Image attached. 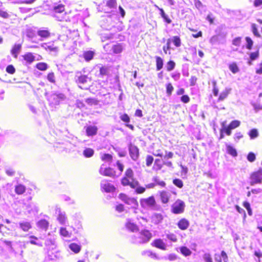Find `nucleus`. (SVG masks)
<instances>
[{
    "label": "nucleus",
    "instance_id": "7",
    "mask_svg": "<svg viewBox=\"0 0 262 262\" xmlns=\"http://www.w3.org/2000/svg\"><path fill=\"white\" fill-rule=\"evenodd\" d=\"M185 206V203L183 201L178 200L172 206V211L175 214L181 213L183 212Z\"/></svg>",
    "mask_w": 262,
    "mask_h": 262
},
{
    "label": "nucleus",
    "instance_id": "47",
    "mask_svg": "<svg viewBox=\"0 0 262 262\" xmlns=\"http://www.w3.org/2000/svg\"><path fill=\"white\" fill-rule=\"evenodd\" d=\"M125 177L128 178L131 180H135L134 179V173L131 168L127 169L125 171Z\"/></svg>",
    "mask_w": 262,
    "mask_h": 262
},
{
    "label": "nucleus",
    "instance_id": "16",
    "mask_svg": "<svg viewBox=\"0 0 262 262\" xmlns=\"http://www.w3.org/2000/svg\"><path fill=\"white\" fill-rule=\"evenodd\" d=\"M151 244L152 246L160 249L163 250L166 249V244L160 238L155 239Z\"/></svg>",
    "mask_w": 262,
    "mask_h": 262
},
{
    "label": "nucleus",
    "instance_id": "49",
    "mask_svg": "<svg viewBox=\"0 0 262 262\" xmlns=\"http://www.w3.org/2000/svg\"><path fill=\"white\" fill-rule=\"evenodd\" d=\"M175 62L170 60L167 63L166 69L168 71H172L175 67Z\"/></svg>",
    "mask_w": 262,
    "mask_h": 262
},
{
    "label": "nucleus",
    "instance_id": "42",
    "mask_svg": "<svg viewBox=\"0 0 262 262\" xmlns=\"http://www.w3.org/2000/svg\"><path fill=\"white\" fill-rule=\"evenodd\" d=\"M222 126L223 128L222 129L221 132H222L223 131H224L228 136H230L231 134L232 129L230 128L229 126H226L225 122H223L222 123Z\"/></svg>",
    "mask_w": 262,
    "mask_h": 262
},
{
    "label": "nucleus",
    "instance_id": "23",
    "mask_svg": "<svg viewBox=\"0 0 262 262\" xmlns=\"http://www.w3.org/2000/svg\"><path fill=\"white\" fill-rule=\"evenodd\" d=\"M170 196L171 193L169 192L162 191L160 192L161 200L163 203L166 204L168 203Z\"/></svg>",
    "mask_w": 262,
    "mask_h": 262
},
{
    "label": "nucleus",
    "instance_id": "5",
    "mask_svg": "<svg viewBox=\"0 0 262 262\" xmlns=\"http://www.w3.org/2000/svg\"><path fill=\"white\" fill-rule=\"evenodd\" d=\"M119 197L121 201L125 204L130 205L132 208H136L138 206V202L135 198H129L123 193H120Z\"/></svg>",
    "mask_w": 262,
    "mask_h": 262
},
{
    "label": "nucleus",
    "instance_id": "37",
    "mask_svg": "<svg viewBox=\"0 0 262 262\" xmlns=\"http://www.w3.org/2000/svg\"><path fill=\"white\" fill-rule=\"evenodd\" d=\"M94 151L93 149L87 148L83 150V154L86 158H90L94 155Z\"/></svg>",
    "mask_w": 262,
    "mask_h": 262
},
{
    "label": "nucleus",
    "instance_id": "22",
    "mask_svg": "<svg viewBox=\"0 0 262 262\" xmlns=\"http://www.w3.org/2000/svg\"><path fill=\"white\" fill-rule=\"evenodd\" d=\"M231 91V88H226L225 90L221 93L218 98V101H222L225 99L227 97L228 95L230 93Z\"/></svg>",
    "mask_w": 262,
    "mask_h": 262
},
{
    "label": "nucleus",
    "instance_id": "14",
    "mask_svg": "<svg viewBox=\"0 0 262 262\" xmlns=\"http://www.w3.org/2000/svg\"><path fill=\"white\" fill-rule=\"evenodd\" d=\"M121 183L123 186H129L132 188H135L139 184L137 181L131 180V179L125 177L122 178Z\"/></svg>",
    "mask_w": 262,
    "mask_h": 262
},
{
    "label": "nucleus",
    "instance_id": "60",
    "mask_svg": "<svg viewBox=\"0 0 262 262\" xmlns=\"http://www.w3.org/2000/svg\"><path fill=\"white\" fill-rule=\"evenodd\" d=\"M242 38L237 37L232 40V44L235 46L239 47L241 45Z\"/></svg>",
    "mask_w": 262,
    "mask_h": 262
},
{
    "label": "nucleus",
    "instance_id": "61",
    "mask_svg": "<svg viewBox=\"0 0 262 262\" xmlns=\"http://www.w3.org/2000/svg\"><path fill=\"white\" fill-rule=\"evenodd\" d=\"M213 84V93L215 96H218L219 94V89L216 86V82L215 81H213L212 82Z\"/></svg>",
    "mask_w": 262,
    "mask_h": 262
},
{
    "label": "nucleus",
    "instance_id": "2",
    "mask_svg": "<svg viewBox=\"0 0 262 262\" xmlns=\"http://www.w3.org/2000/svg\"><path fill=\"white\" fill-rule=\"evenodd\" d=\"M65 98L64 95L62 93H52L47 96L50 105L54 107L59 105Z\"/></svg>",
    "mask_w": 262,
    "mask_h": 262
},
{
    "label": "nucleus",
    "instance_id": "59",
    "mask_svg": "<svg viewBox=\"0 0 262 262\" xmlns=\"http://www.w3.org/2000/svg\"><path fill=\"white\" fill-rule=\"evenodd\" d=\"M6 174L9 176H13L15 173V170L10 167H7L5 169Z\"/></svg>",
    "mask_w": 262,
    "mask_h": 262
},
{
    "label": "nucleus",
    "instance_id": "52",
    "mask_svg": "<svg viewBox=\"0 0 262 262\" xmlns=\"http://www.w3.org/2000/svg\"><path fill=\"white\" fill-rule=\"evenodd\" d=\"M153 181L157 185H160L162 187H164L166 185L165 183L163 181H161L158 177H154L153 178Z\"/></svg>",
    "mask_w": 262,
    "mask_h": 262
},
{
    "label": "nucleus",
    "instance_id": "1",
    "mask_svg": "<svg viewBox=\"0 0 262 262\" xmlns=\"http://www.w3.org/2000/svg\"><path fill=\"white\" fill-rule=\"evenodd\" d=\"M151 233L147 230H142L132 237L131 241L136 244H141L146 243L151 238Z\"/></svg>",
    "mask_w": 262,
    "mask_h": 262
},
{
    "label": "nucleus",
    "instance_id": "58",
    "mask_svg": "<svg viewBox=\"0 0 262 262\" xmlns=\"http://www.w3.org/2000/svg\"><path fill=\"white\" fill-rule=\"evenodd\" d=\"M6 72L10 74H13L15 72V69L13 65H9L6 68Z\"/></svg>",
    "mask_w": 262,
    "mask_h": 262
},
{
    "label": "nucleus",
    "instance_id": "62",
    "mask_svg": "<svg viewBox=\"0 0 262 262\" xmlns=\"http://www.w3.org/2000/svg\"><path fill=\"white\" fill-rule=\"evenodd\" d=\"M255 155L252 152H249L247 156V160L250 162H254L255 160Z\"/></svg>",
    "mask_w": 262,
    "mask_h": 262
},
{
    "label": "nucleus",
    "instance_id": "19",
    "mask_svg": "<svg viewBox=\"0 0 262 262\" xmlns=\"http://www.w3.org/2000/svg\"><path fill=\"white\" fill-rule=\"evenodd\" d=\"M19 228L24 232H27L32 227L29 222L21 221L18 223Z\"/></svg>",
    "mask_w": 262,
    "mask_h": 262
},
{
    "label": "nucleus",
    "instance_id": "55",
    "mask_svg": "<svg viewBox=\"0 0 262 262\" xmlns=\"http://www.w3.org/2000/svg\"><path fill=\"white\" fill-rule=\"evenodd\" d=\"M173 90V87L170 83L166 84V93L168 96H170Z\"/></svg>",
    "mask_w": 262,
    "mask_h": 262
},
{
    "label": "nucleus",
    "instance_id": "32",
    "mask_svg": "<svg viewBox=\"0 0 262 262\" xmlns=\"http://www.w3.org/2000/svg\"><path fill=\"white\" fill-rule=\"evenodd\" d=\"M26 191V187L22 184H18L15 187V192L20 195L23 194Z\"/></svg>",
    "mask_w": 262,
    "mask_h": 262
},
{
    "label": "nucleus",
    "instance_id": "54",
    "mask_svg": "<svg viewBox=\"0 0 262 262\" xmlns=\"http://www.w3.org/2000/svg\"><path fill=\"white\" fill-rule=\"evenodd\" d=\"M35 31L31 28L27 29L26 30V35L29 38H33L35 36Z\"/></svg>",
    "mask_w": 262,
    "mask_h": 262
},
{
    "label": "nucleus",
    "instance_id": "9",
    "mask_svg": "<svg viewBox=\"0 0 262 262\" xmlns=\"http://www.w3.org/2000/svg\"><path fill=\"white\" fill-rule=\"evenodd\" d=\"M156 201L154 196H150L147 199H142L140 200L141 206L144 208L152 207L155 206Z\"/></svg>",
    "mask_w": 262,
    "mask_h": 262
},
{
    "label": "nucleus",
    "instance_id": "3",
    "mask_svg": "<svg viewBox=\"0 0 262 262\" xmlns=\"http://www.w3.org/2000/svg\"><path fill=\"white\" fill-rule=\"evenodd\" d=\"M47 5L51 9H53L55 12L61 13L64 10V6L59 4L60 0H47Z\"/></svg>",
    "mask_w": 262,
    "mask_h": 262
},
{
    "label": "nucleus",
    "instance_id": "34",
    "mask_svg": "<svg viewBox=\"0 0 262 262\" xmlns=\"http://www.w3.org/2000/svg\"><path fill=\"white\" fill-rule=\"evenodd\" d=\"M23 58L29 63H32L35 60V57L32 53H28L23 56Z\"/></svg>",
    "mask_w": 262,
    "mask_h": 262
},
{
    "label": "nucleus",
    "instance_id": "41",
    "mask_svg": "<svg viewBox=\"0 0 262 262\" xmlns=\"http://www.w3.org/2000/svg\"><path fill=\"white\" fill-rule=\"evenodd\" d=\"M94 53L92 51H87L84 53V58L86 61L91 60L94 56Z\"/></svg>",
    "mask_w": 262,
    "mask_h": 262
},
{
    "label": "nucleus",
    "instance_id": "17",
    "mask_svg": "<svg viewBox=\"0 0 262 262\" xmlns=\"http://www.w3.org/2000/svg\"><path fill=\"white\" fill-rule=\"evenodd\" d=\"M163 220V215L160 213H154L151 216V222L156 225L162 223Z\"/></svg>",
    "mask_w": 262,
    "mask_h": 262
},
{
    "label": "nucleus",
    "instance_id": "13",
    "mask_svg": "<svg viewBox=\"0 0 262 262\" xmlns=\"http://www.w3.org/2000/svg\"><path fill=\"white\" fill-rule=\"evenodd\" d=\"M125 226L126 228L131 232H135L138 231L139 230L138 226L133 222L132 219H127Z\"/></svg>",
    "mask_w": 262,
    "mask_h": 262
},
{
    "label": "nucleus",
    "instance_id": "25",
    "mask_svg": "<svg viewBox=\"0 0 262 262\" xmlns=\"http://www.w3.org/2000/svg\"><path fill=\"white\" fill-rule=\"evenodd\" d=\"M21 45L19 44H15L12 48L11 53L13 57L15 58L17 57L18 54L21 50Z\"/></svg>",
    "mask_w": 262,
    "mask_h": 262
},
{
    "label": "nucleus",
    "instance_id": "10",
    "mask_svg": "<svg viewBox=\"0 0 262 262\" xmlns=\"http://www.w3.org/2000/svg\"><path fill=\"white\" fill-rule=\"evenodd\" d=\"M129 154L132 159L137 161L139 156V148L135 145L130 144L128 146Z\"/></svg>",
    "mask_w": 262,
    "mask_h": 262
},
{
    "label": "nucleus",
    "instance_id": "31",
    "mask_svg": "<svg viewBox=\"0 0 262 262\" xmlns=\"http://www.w3.org/2000/svg\"><path fill=\"white\" fill-rule=\"evenodd\" d=\"M37 34L38 36L43 38H47L50 36V33L47 29L39 30Z\"/></svg>",
    "mask_w": 262,
    "mask_h": 262
},
{
    "label": "nucleus",
    "instance_id": "43",
    "mask_svg": "<svg viewBox=\"0 0 262 262\" xmlns=\"http://www.w3.org/2000/svg\"><path fill=\"white\" fill-rule=\"evenodd\" d=\"M48 255L51 260L59 259L61 257L60 254L58 251H56L55 254H53V253H50L49 252Z\"/></svg>",
    "mask_w": 262,
    "mask_h": 262
},
{
    "label": "nucleus",
    "instance_id": "11",
    "mask_svg": "<svg viewBox=\"0 0 262 262\" xmlns=\"http://www.w3.org/2000/svg\"><path fill=\"white\" fill-rule=\"evenodd\" d=\"M116 2L115 0H108L106 2L105 8H103V4H101L98 6V10L99 11L108 12V9H112L116 7Z\"/></svg>",
    "mask_w": 262,
    "mask_h": 262
},
{
    "label": "nucleus",
    "instance_id": "53",
    "mask_svg": "<svg viewBox=\"0 0 262 262\" xmlns=\"http://www.w3.org/2000/svg\"><path fill=\"white\" fill-rule=\"evenodd\" d=\"M173 183L178 187L181 188L183 186L182 181L179 179H175L173 180Z\"/></svg>",
    "mask_w": 262,
    "mask_h": 262
},
{
    "label": "nucleus",
    "instance_id": "38",
    "mask_svg": "<svg viewBox=\"0 0 262 262\" xmlns=\"http://www.w3.org/2000/svg\"><path fill=\"white\" fill-rule=\"evenodd\" d=\"M156 58L157 70L159 71L163 68V61L160 57L157 56Z\"/></svg>",
    "mask_w": 262,
    "mask_h": 262
},
{
    "label": "nucleus",
    "instance_id": "21",
    "mask_svg": "<svg viewBox=\"0 0 262 262\" xmlns=\"http://www.w3.org/2000/svg\"><path fill=\"white\" fill-rule=\"evenodd\" d=\"M189 226V222L185 219H182L180 220L178 223V226L180 229L182 230H184L187 229Z\"/></svg>",
    "mask_w": 262,
    "mask_h": 262
},
{
    "label": "nucleus",
    "instance_id": "46",
    "mask_svg": "<svg viewBox=\"0 0 262 262\" xmlns=\"http://www.w3.org/2000/svg\"><path fill=\"white\" fill-rule=\"evenodd\" d=\"M241 124V122L238 120H233L228 125L230 128L233 129L238 127Z\"/></svg>",
    "mask_w": 262,
    "mask_h": 262
},
{
    "label": "nucleus",
    "instance_id": "36",
    "mask_svg": "<svg viewBox=\"0 0 262 262\" xmlns=\"http://www.w3.org/2000/svg\"><path fill=\"white\" fill-rule=\"evenodd\" d=\"M59 232L61 235L66 237H70L72 235V233L68 231L64 227H61Z\"/></svg>",
    "mask_w": 262,
    "mask_h": 262
},
{
    "label": "nucleus",
    "instance_id": "57",
    "mask_svg": "<svg viewBox=\"0 0 262 262\" xmlns=\"http://www.w3.org/2000/svg\"><path fill=\"white\" fill-rule=\"evenodd\" d=\"M174 45L177 47H179L181 46V40L179 37L174 36L172 39Z\"/></svg>",
    "mask_w": 262,
    "mask_h": 262
},
{
    "label": "nucleus",
    "instance_id": "28",
    "mask_svg": "<svg viewBox=\"0 0 262 262\" xmlns=\"http://www.w3.org/2000/svg\"><path fill=\"white\" fill-rule=\"evenodd\" d=\"M41 47L45 49L46 50H49L50 51L53 52H57L58 48L57 47H55L53 44L51 43H42L41 45Z\"/></svg>",
    "mask_w": 262,
    "mask_h": 262
},
{
    "label": "nucleus",
    "instance_id": "50",
    "mask_svg": "<svg viewBox=\"0 0 262 262\" xmlns=\"http://www.w3.org/2000/svg\"><path fill=\"white\" fill-rule=\"evenodd\" d=\"M36 68L41 71H45L47 69L48 65L44 62H40L36 64Z\"/></svg>",
    "mask_w": 262,
    "mask_h": 262
},
{
    "label": "nucleus",
    "instance_id": "44",
    "mask_svg": "<svg viewBox=\"0 0 262 262\" xmlns=\"http://www.w3.org/2000/svg\"><path fill=\"white\" fill-rule=\"evenodd\" d=\"M101 158L102 161H104L105 162H111L112 160V156L111 155L108 154H103Z\"/></svg>",
    "mask_w": 262,
    "mask_h": 262
},
{
    "label": "nucleus",
    "instance_id": "29",
    "mask_svg": "<svg viewBox=\"0 0 262 262\" xmlns=\"http://www.w3.org/2000/svg\"><path fill=\"white\" fill-rule=\"evenodd\" d=\"M112 49L114 54H119L122 52L123 50V46L121 43H117L113 45Z\"/></svg>",
    "mask_w": 262,
    "mask_h": 262
},
{
    "label": "nucleus",
    "instance_id": "18",
    "mask_svg": "<svg viewBox=\"0 0 262 262\" xmlns=\"http://www.w3.org/2000/svg\"><path fill=\"white\" fill-rule=\"evenodd\" d=\"M45 246L49 250H54L56 247V243L54 238H47L45 241Z\"/></svg>",
    "mask_w": 262,
    "mask_h": 262
},
{
    "label": "nucleus",
    "instance_id": "51",
    "mask_svg": "<svg viewBox=\"0 0 262 262\" xmlns=\"http://www.w3.org/2000/svg\"><path fill=\"white\" fill-rule=\"evenodd\" d=\"M251 28H252V31L253 33V34L255 36H256L257 37H259L260 36V35L258 31L256 25H255V24H252Z\"/></svg>",
    "mask_w": 262,
    "mask_h": 262
},
{
    "label": "nucleus",
    "instance_id": "26",
    "mask_svg": "<svg viewBox=\"0 0 262 262\" xmlns=\"http://www.w3.org/2000/svg\"><path fill=\"white\" fill-rule=\"evenodd\" d=\"M69 248L76 254L78 253L81 249V246L75 243L70 244L69 245Z\"/></svg>",
    "mask_w": 262,
    "mask_h": 262
},
{
    "label": "nucleus",
    "instance_id": "33",
    "mask_svg": "<svg viewBox=\"0 0 262 262\" xmlns=\"http://www.w3.org/2000/svg\"><path fill=\"white\" fill-rule=\"evenodd\" d=\"M31 240L30 241V243L31 244L35 245L38 246L42 247V242L40 241L39 238L37 237L34 236H30Z\"/></svg>",
    "mask_w": 262,
    "mask_h": 262
},
{
    "label": "nucleus",
    "instance_id": "6",
    "mask_svg": "<svg viewBox=\"0 0 262 262\" xmlns=\"http://www.w3.org/2000/svg\"><path fill=\"white\" fill-rule=\"evenodd\" d=\"M262 183V172L259 169L258 171L253 172L250 176V185L253 186L256 184Z\"/></svg>",
    "mask_w": 262,
    "mask_h": 262
},
{
    "label": "nucleus",
    "instance_id": "30",
    "mask_svg": "<svg viewBox=\"0 0 262 262\" xmlns=\"http://www.w3.org/2000/svg\"><path fill=\"white\" fill-rule=\"evenodd\" d=\"M37 226L43 230H47L48 228L49 222L45 219H42L38 222Z\"/></svg>",
    "mask_w": 262,
    "mask_h": 262
},
{
    "label": "nucleus",
    "instance_id": "4",
    "mask_svg": "<svg viewBox=\"0 0 262 262\" xmlns=\"http://www.w3.org/2000/svg\"><path fill=\"white\" fill-rule=\"evenodd\" d=\"M75 80L79 88L84 90L88 89L89 85H87L86 83L90 79L87 76L77 73L75 76Z\"/></svg>",
    "mask_w": 262,
    "mask_h": 262
},
{
    "label": "nucleus",
    "instance_id": "64",
    "mask_svg": "<svg viewBox=\"0 0 262 262\" xmlns=\"http://www.w3.org/2000/svg\"><path fill=\"white\" fill-rule=\"evenodd\" d=\"M203 258L205 262H212L211 255L209 253H205L203 256Z\"/></svg>",
    "mask_w": 262,
    "mask_h": 262
},
{
    "label": "nucleus",
    "instance_id": "15",
    "mask_svg": "<svg viewBox=\"0 0 262 262\" xmlns=\"http://www.w3.org/2000/svg\"><path fill=\"white\" fill-rule=\"evenodd\" d=\"M101 187L105 191L107 192H112L114 191L115 189L113 185L105 180L101 181Z\"/></svg>",
    "mask_w": 262,
    "mask_h": 262
},
{
    "label": "nucleus",
    "instance_id": "20",
    "mask_svg": "<svg viewBox=\"0 0 262 262\" xmlns=\"http://www.w3.org/2000/svg\"><path fill=\"white\" fill-rule=\"evenodd\" d=\"M26 209L29 213L35 214L38 212V207L34 203H30L27 205Z\"/></svg>",
    "mask_w": 262,
    "mask_h": 262
},
{
    "label": "nucleus",
    "instance_id": "39",
    "mask_svg": "<svg viewBox=\"0 0 262 262\" xmlns=\"http://www.w3.org/2000/svg\"><path fill=\"white\" fill-rule=\"evenodd\" d=\"M251 139H254L256 138L258 136V130L255 129H252L250 130L248 133Z\"/></svg>",
    "mask_w": 262,
    "mask_h": 262
},
{
    "label": "nucleus",
    "instance_id": "27",
    "mask_svg": "<svg viewBox=\"0 0 262 262\" xmlns=\"http://www.w3.org/2000/svg\"><path fill=\"white\" fill-rule=\"evenodd\" d=\"M156 7L160 11V14L164 21L167 24H170L171 23V20L168 17V15L165 14L164 10L160 8L158 6H156Z\"/></svg>",
    "mask_w": 262,
    "mask_h": 262
},
{
    "label": "nucleus",
    "instance_id": "12",
    "mask_svg": "<svg viewBox=\"0 0 262 262\" xmlns=\"http://www.w3.org/2000/svg\"><path fill=\"white\" fill-rule=\"evenodd\" d=\"M99 172L101 174L105 176L112 177L115 175V171L113 169L110 167L107 168L104 164L101 166Z\"/></svg>",
    "mask_w": 262,
    "mask_h": 262
},
{
    "label": "nucleus",
    "instance_id": "48",
    "mask_svg": "<svg viewBox=\"0 0 262 262\" xmlns=\"http://www.w3.org/2000/svg\"><path fill=\"white\" fill-rule=\"evenodd\" d=\"M246 41L247 42L246 48L248 50H251L253 46V41L251 39V38L249 37H246L245 38Z\"/></svg>",
    "mask_w": 262,
    "mask_h": 262
},
{
    "label": "nucleus",
    "instance_id": "24",
    "mask_svg": "<svg viewBox=\"0 0 262 262\" xmlns=\"http://www.w3.org/2000/svg\"><path fill=\"white\" fill-rule=\"evenodd\" d=\"M98 128L96 126H89L86 129V134L89 136H92L97 133Z\"/></svg>",
    "mask_w": 262,
    "mask_h": 262
},
{
    "label": "nucleus",
    "instance_id": "35",
    "mask_svg": "<svg viewBox=\"0 0 262 262\" xmlns=\"http://www.w3.org/2000/svg\"><path fill=\"white\" fill-rule=\"evenodd\" d=\"M227 152L231 155L232 156L235 157L237 156V153L236 149L232 146L229 145H227Z\"/></svg>",
    "mask_w": 262,
    "mask_h": 262
},
{
    "label": "nucleus",
    "instance_id": "45",
    "mask_svg": "<svg viewBox=\"0 0 262 262\" xmlns=\"http://www.w3.org/2000/svg\"><path fill=\"white\" fill-rule=\"evenodd\" d=\"M181 252L182 254L185 256H189L191 254V251L186 247H182L180 248Z\"/></svg>",
    "mask_w": 262,
    "mask_h": 262
},
{
    "label": "nucleus",
    "instance_id": "8",
    "mask_svg": "<svg viewBox=\"0 0 262 262\" xmlns=\"http://www.w3.org/2000/svg\"><path fill=\"white\" fill-rule=\"evenodd\" d=\"M55 213L57 214V220L61 225H66L68 222V218L64 211H62L59 207L55 209Z\"/></svg>",
    "mask_w": 262,
    "mask_h": 262
},
{
    "label": "nucleus",
    "instance_id": "56",
    "mask_svg": "<svg viewBox=\"0 0 262 262\" xmlns=\"http://www.w3.org/2000/svg\"><path fill=\"white\" fill-rule=\"evenodd\" d=\"M166 236L169 240L173 242H176L177 241V236L173 233H168Z\"/></svg>",
    "mask_w": 262,
    "mask_h": 262
},
{
    "label": "nucleus",
    "instance_id": "40",
    "mask_svg": "<svg viewBox=\"0 0 262 262\" xmlns=\"http://www.w3.org/2000/svg\"><path fill=\"white\" fill-rule=\"evenodd\" d=\"M229 68L233 74H236L239 71V68L235 62L229 64Z\"/></svg>",
    "mask_w": 262,
    "mask_h": 262
},
{
    "label": "nucleus",
    "instance_id": "63",
    "mask_svg": "<svg viewBox=\"0 0 262 262\" xmlns=\"http://www.w3.org/2000/svg\"><path fill=\"white\" fill-rule=\"evenodd\" d=\"M154 161V158L151 156L148 155L146 158V164L147 166H150Z\"/></svg>",
    "mask_w": 262,
    "mask_h": 262
}]
</instances>
